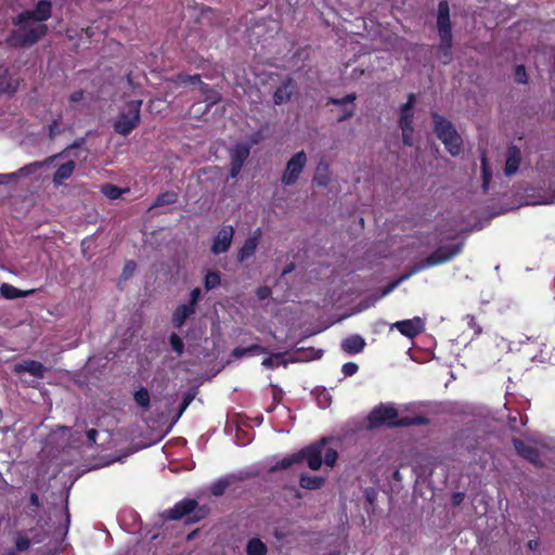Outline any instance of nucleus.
Masks as SVG:
<instances>
[{
    "label": "nucleus",
    "mask_w": 555,
    "mask_h": 555,
    "mask_svg": "<svg viewBox=\"0 0 555 555\" xmlns=\"http://www.w3.org/2000/svg\"><path fill=\"white\" fill-rule=\"evenodd\" d=\"M52 2L39 0L31 10H24L12 21L16 29L11 30L8 42L13 48H29L39 42L47 34L44 24L52 16Z\"/></svg>",
    "instance_id": "obj_1"
},
{
    "label": "nucleus",
    "mask_w": 555,
    "mask_h": 555,
    "mask_svg": "<svg viewBox=\"0 0 555 555\" xmlns=\"http://www.w3.org/2000/svg\"><path fill=\"white\" fill-rule=\"evenodd\" d=\"M330 441L331 438L322 437L318 441L310 443L301 448L299 451L278 461L271 467V472L284 470L295 464H300L302 462H306L311 470H319L323 462L326 466L334 467L338 459V452L333 448L325 449V446Z\"/></svg>",
    "instance_id": "obj_2"
},
{
    "label": "nucleus",
    "mask_w": 555,
    "mask_h": 555,
    "mask_svg": "<svg viewBox=\"0 0 555 555\" xmlns=\"http://www.w3.org/2000/svg\"><path fill=\"white\" fill-rule=\"evenodd\" d=\"M367 426L371 429L388 427H410L428 425L429 418L424 415L399 417L398 410L391 404L380 403L372 409L367 415Z\"/></svg>",
    "instance_id": "obj_3"
},
{
    "label": "nucleus",
    "mask_w": 555,
    "mask_h": 555,
    "mask_svg": "<svg viewBox=\"0 0 555 555\" xmlns=\"http://www.w3.org/2000/svg\"><path fill=\"white\" fill-rule=\"evenodd\" d=\"M210 513L207 505H199L195 499H183L163 513L166 520H182L185 525H194L205 519Z\"/></svg>",
    "instance_id": "obj_4"
},
{
    "label": "nucleus",
    "mask_w": 555,
    "mask_h": 555,
    "mask_svg": "<svg viewBox=\"0 0 555 555\" xmlns=\"http://www.w3.org/2000/svg\"><path fill=\"white\" fill-rule=\"evenodd\" d=\"M449 259H451V245L443 244L442 246L436 248L429 256L425 257L424 259L415 263L410 269V271L406 274L402 275L398 281L386 286L382 292V296H385L388 293H390L398 285L399 282L408 279L409 276L427 268L441 264L448 261Z\"/></svg>",
    "instance_id": "obj_5"
},
{
    "label": "nucleus",
    "mask_w": 555,
    "mask_h": 555,
    "mask_svg": "<svg viewBox=\"0 0 555 555\" xmlns=\"http://www.w3.org/2000/svg\"><path fill=\"white\" fill-rule=\"evenodd\" d=\"M142 100L128 101L113 124V129L121 135H129L140 124Z\"/></svg>",
    "instance_id": "obj_6"
},
{
    "label": "nucleus",
    "mask_w": 555,
    "mask_h": 555,
    "mask_svg": "<svg viewBox=\"0 0 555 555\" xmlns=\"http://www.w3.org/2000/svg\"><path fill=\"white\" fill-rule=\"evenodd\" d=\"M307 165V154L305 151H299L295 153L291 159L287 162L285 170L281 177V182L283 185H294L301 172L304 171Z\"/></svg>",
    "instance_id": "obj_7"
},
{
    "label": "nucleus",
    "mask_w": 555,
    "mask_h": 555,
    "mask_svg": "<svg viewBox=\"0 0 555 555\" xmlns=\"http://www.w3.org/2000/svg\"><path fill=\"white\" fill-rule=\"evenodd\" d=\"M437 26L441 37V47L444 50L451 48V20L450 8L447 0H442L438 5Z\"/></svg>",
    "instance_id": "obj_8"
},
{
    "label": "nucleus",
    "mask_w": 555,
    "mask_h": 555,
    "mask_svg": "<svg viewBox=\"0 0 555 555\" xmlns=\"http://www.w3.org/2000/svg\"><path fill=\"white\" fill-rule=\"evenodd\" d=\"M250 154V146L246 143H237L230 154V177L236 178L244 163Z\"/></svg>",
    "instance_id": "obj_9"
},
{
    "label": "nucleus",
    "mask_w": 555,
    "mask_h": 555,
    "mask_svg": "<svg viewBox=\"0 0 555 555\" xmlns=\"http://www.w3.org/2000/svg\"><path fill=\"white\" fill-rule=\"evenodd\" d=\"M234 236L232 225H223L217 233L211 245V253L220 255L229 250Z\"/></svg>",
    "instance_id": "obj_10"
},
{
    "label": "nucleus",
    "mask_w": 555,
    "mask_h": 555,
    "mask_svg": "<svg viewBox=\"0 0 555 555\" xmlns=\"http://www.w3.org/2000/svg\"><path fill=\"white\" fill-rule=\"evenodd\" d=\"M296 92V82L292 77H286L284 81L275 89L273 93V103L282 105L291 101L293 94Z\"/></svg>",
    "instance_id": "obj_11"
},
{
    "label": "nucleus",
    "mask_w": 555,
    "mask_h": 555,
    "mask_svg": "<svg viewBox=\"0 0 555 555\" xmlns=\"http://www.w3.org/2000/svg\"><path fill=\"white\" fill-rule=\"evenodd\" d=\"M20 87V79L14 77L10 68L0 64V96L14 94Z\"/></svg>",
    "instance_id": "obj_12"
},
{
    "label": "nucleus",
    "mask_w": 555,
    "mask_h": 555,
    "mask_svg": "<svg viewBox=\"0 0 555 555\" xmlns=\"http://www.w3.org/2000/svg\"><path fill=\"white\" fill-rule=\"evenodd\" d=\"M433 117L435 122V133L442 141L446 150L451 153V121L436 113L433 115Z\"/></svg>",
    "instance_id": "obj_13"
},
{
    "label": "nucleus",
    "mask_w": 555,
    "mask_h": 555,
    "mask_svg": "<svg viewBox=\"0 0 555 555\" xmlns=\"http://www.w3.org/2000/svg\"><path fill=\"white\" fill-rule=\"evenodd\" d=\"M55 157L56 156H50L43 162H34L28 165H25L17 172H12L9 175H0V182L7 183L9 180L16 179L17 177H22V176L26 177L31 173H35L37 170H39L44 165L52 163L55 159Z\"/></svg>",
    "instance_id": "obj_14"
},
{
    "label": "nucleus",
    "mask_w": 555,
    "mask_h": 555,
    "mask_svg": "<svg viewBox=\"0 0 555 555\" xmlns=\"http://www.w3.org/2000/svg\"><path fill=\"white\" fill-rule=\"evenodd\" d=\"M403 336L408 338L416 337L423 331V322L416 317L414 319L397 321L392 324Z\"/></svg>",
    "instance_id": "obj_15"
},
{
    "label": "nucleus",
    "mask_w": 555,
    "mask_h": 555,
    "mask_svg": "<svg viewBox=\"0 0 555 555\" xmlns=\"http://www.w3.org/2000/svg\"><path fill=\"white\" fill-rule=\"evenodd\" d=\"M16 374L29 373L34 377L43 378L47 372V367L39 361L25 360L21 363H16L13 370Z\"/></svg>",
    "instance_id": "obj_16"
},
{
    "label": "nucleus",
    "mask_w": 555,
    "mask_h": 555,
    "mask_svg": "<svg viewBox=\"0 0 555 555\" xmlns=\"http://www.w3.org/2000/svg\"><path fill=\"white\" fill-rule=\"evenodd\" d=\"M323 350L313 347H296L288 358L291 363L306 362L322 358Z\"/></svg>",
    "instance_id": "obj_17"
},
{
    "label": "nucleus",
    "mask_w": 555,
    "mask_h": 555,
    "mask_svg": "<svg viewBox=\"0 0 555 555\" xmlns=\"http://www.w3.org/2000/svg\"><path fill=\"white\" fill-rule=\"evenodd\" d=\"M413 113H400L399 127L402 131V142L404 145L412 146L413 144Z\"/></svg>",
    "instance_id": "obj_18"
},
{
    "label": "nucleus",
    "mask_w": 555,
    "mask_h": 555,
    "mask_svg": "<svg viewBox=\"0 0 555 555\" xmlns=\"http://www.w3.org/2000/svg\"><path fill=\"white\" fill-rule=\"evenodd\" d=\"M521 163V152L516 146H509L506 151V159L504 173L506 176H513L517 172Z\"/></svg>",
    "instance_id": "obj_19"
},
{
    "label": "nucleus",
    "mask_w": 555,
    "mask_h": 555,
    "mask_svg": "<svg viewBox=\"0 0 555 555\" xmlns=\"http://www.w3.org/2000/svg\"><path fill=\"white\" fill-rule=\"evenodd\" d=\"M260 230L257 229L254 236L248 237L237 253V260L243 262L255 255L258 246Z\"/></svg>",
    "instance_id": "obj_20"
},
{
    "label": "nucleus",
    "mask_w": 555,
    "mask_h": 555,
    "mask_svg": "<svg viewBox=\"0 0 555 555\" xmlns=\"http://www.w3.org/2000/svg\"><path fill=\"white\" fill-rule=\"evenodd\" d=\"M75 168L76 163L73 159L59 166V168L55 170L52 177L53 184L55 186L62 185L65 180L69 179L73 176Z\"/></svg>",
    "instance_id": "obj_21"
},
{
    "label": "nucleus",
    "mask_w": 555,
    "mask_h": 555,
    "mask_svg": "<svg viewBox=\"0 0 555 555\" xmlns=\"http://www.w3.org/2000/svg\"><path fill=\"white\" fill-rule=\"evenodd\" d=\"M365 347V340L358 334L350 335L341 341V349L348 354L361 352Z\"/></svg>",
    "instance_id": "obj_22"
},
{
    "label": "nucleus",
    "mask_w": 555,
    "mask_h": 555,
    "mask_svg": "<svg viewBox=\"0 0 555 555\" xmlns=\"http://www.w3.org/2000/svg\"><path fill=\"white\" fill-rule=\"evenodd\" d=\"M514 446L519 455L530 461L531 463L539 465L542 464L538 450L520 440H515Z\"/></svg>",
    "instance_id": "obj_23"
},
{
    "label": "nucleus",
    "mask_w": 555,
    "mask_h": 555,
    "mask_svg": "<svg viewBox=\"0 0 555 555\" xmlns=\"http://www.w3.org/2000/svg\"><path fill=\"white\" fill-rule=\"evenodd\" d=\"M195 309H193L191 306L183 304L179 305L172 314V324L177 328H181L185 321L195 313Z\"/></svg>",
    "instance_id": "obj_24"
},
{
    "label": "nucleus",
    "mask_w": 555,
    "mask_h": 555,
    "mask_svg": "<svg viewBox=\"0 0 555 555\" xmlns=\"http://www.w3.org/2000/svg\"><path fill=\"white\" fill-rule=\"evenodd\" d=\"M326 482V478L322 476H311L304 473L299 476V486L306 490H319L323 488Z\"/></svg>",
    "instance_id": "obj_25"
},
{
    "label": "nucleus",
    "mask_w": 555,
    "mask_h": 555,
    "mask_svg": "<svg viewBox=\"0 0 555 555\" xmlns=\"http://www.w3.org/2000/svg\"><path fill=\"white\" fill-rule=\"evenodd\" d=\"M0 292L7 299H16L34 294L35 289L21 291L11 284L4 283L1 285Z\"/></svg>",
    "instance_id": "obj_26"
},
{
    "label": "nucleus",
    "mask_w": 555,
    "mask_h": 555,
    "mask_svg": "<svg viewBox=\"0 0 555 555\" xmlns=\"http://www.w3.org/2000/svg\"><path fill=\"white\" fill-rule=\"evenodd\" d=\"M331 181V172L327 164L322 162L317 168L312 182L318 186H326Z\"/></svg>",
    "instance_id": "obj_27"
},
{
    "label": "nucleus",
    "mask_w": 555,
    "mask_h": 555,
    "mask_svg": "<svg viewBox=\"0 0 555 555\" xmlns=\"http://www.w3.org/2000/svg\"><path fill=\"white\" fill-rule=\"evenodd\" d=\"M245 551L247 555H267L268 546L259 538H251L247 541Z\"/></svg>",
    "instance_id": "obj_28"
},
{
    "label": "nucleus",
    "mask_w": 555,
    "mask_h": 555,
    "mask_svg": "<svg viewBox=\"0 0 555 555\" xmlns=\"http://www.w3.org/2000/svg\"><path fill=\"white\" fill-rule=\"evenodd\" d=\"M287 352H275L271 353L270 357L264 358L261 362L262 366L268 370H273L279 365L286 366L288 364V360H285L284 357Z\"/></svg>",
    "instance_id": "obj_29"
},
{
    "label": "nucleus",
    "mask_w": 555,
    "mask_h": 555,
    "mask_svg": "<svg viewBox=\"0 0 555 555\" xmlns=\"http://www.w3.org/2000/svg\"><path fill=\"white\" fill-rule=\"evenodd\" d=\"M178 198H179V195L175 191L163 192L156 197L154 203L151 205V209L156 208V207L172 205L178 201Z\"/></svg>",
    "instance_id": "obj_30"
},
{
    "label": "nucleus",
    "mask_w": 555,
    "mask_h": 555,
    "mask_svg": "<svg viewBox=\"0 0 555 555\" xmlns=\"http://www.w3.org/2000/svg\"><path fill=\"white\" fill-rule=\"evenodd\" d=\"M234 480V477L233 476H228V477H224V478H220L218 479L216 482H214L211 486H210V493L214 495V496H221L224 494L225 490L231 486V483L233 482Z\"/></svg>",
    "instance_id": "obj_31"
},
{
    "label": "nucleus",
    "mask_w": 555,
    "mask_h": 555,
    "mask_svg": "<svg viewBox=\"0 0 555 555\" xmlns=\"http://www.w3.org/2000/svg\"><path fill=\"white\" fill-rule=\"evenodd\" d=\"M221 284V274L219 271H209L204 280V287L206 291L214 289Z\"/></svg>",
    "instance_id": "obj_32"
},
{
    "label": "nucleus",
    "mask_w": 555,
    "mask_h": 555,
    "mask_svg": "<svg viewBox=\"0 0 555 555\" xmlns=\"http://www.w3.org/2000/svg\"><path fill=\"white\" fill-rule=\"evenodd\" d=\"M133 398H134V401L137 402V404L140 405L141 408H144V409L150 408L151 397H150V392L146 388L141 387L140 389H138L134 392Z\"/></svg>",
    "instance_id": "obj_33"
},
{
    "label": "nucleus",
    "mask_w": 555,
    "mask_h": 555,
    "mask_svg": "<svg viewBox=\"0 0 555 555\" xmlns=\"http://www.w3.org/2000/svg\"><path fill=\"white\" fill-rule=\"evenodd\" d=\"M481 169H482V186H483V190H488L490 181L492 179L493 171L490 168L488 159L485 155L481 158Z\"/></svg>",
    "instance_id": "obj_34"
},
{
    "label": "nucleus",
    "mask_w": 555,
    "mask_h": 555,
    "mask_svg": "<svg viewBox=\"0 0 555 555\" xmlns=\"http://www.w3.org/2000/svg\"><path fill=\"white\" fill-rule=\"evenodd\" d=\"M169 343H170V346H171L172 350L178 356H181L183 353V351H184V344H183L182 338L178 334L172 333L169 336Z\"/></svg>",
    "instance_id": "obj_35"
},
{
    "label": "nucleus",
    "mask_w": 555,
    "mask_h": 555,
    "mask_svg": "<svg viewBox=\"0 0 555 555\" xmlns=\"http://www.w3.org/2000/svg\"><path fill=\"white\" fill-rule=\"evenodd\" d=\"M195 396H196L195 391H188L184 393L182 401L180 403V406H179V412L177 414V418H179L183 414V412L188 409V406L194 400Z\"/></svg>",
    "instance_id": "obj_36"
},
{
    "label": "nucleus",
    "mask_w": 555,
    "mask_h": 555,
    "mask_svg": "<svg viewBox=\"0 0 555 555\" xmlns=\"http://www.w3.org/2000/svg\"><path fill=\"white\" fill-rule=\"evenodd\" d=\"M356 99H357L356 93H349V94H346L341 99L331 96V98H328L327 103L333 104V105H345L347 103H353L356 101Z\"/></svg>",
    "instance_id": "obj_37"
},
{
    "label": "nucleus",
    "mask_w": 555,
    "mask_h": 555,
    "mask_svg": "<svg viewBox=\"0 0 555 555\" xmlns=\"http://www.w3.org/2000/svg\"><path fill=\"white\" fill-rule=\"evenodd\" d=\"M30 544H31L30 539L23 534H18L15 540V548L18 552L27 551L30 547Z\"/></svg>",
    "instance_id": "obj_38"
},
{
    "label": "nucleus",
    "mask_w": 555,
    "mask_h": 555,
    "mask_svg": "<svg viewBox=\"0 0 555 555\" xmlns=\"http://www.w3.org/2000/svg\"><path fill=\"white\" fill-rule=\"evenodd\" d=\"M103 192L111 199H117L121 195V190L118 186L113 185V184H106L103 188Z\"/></svg>",
    "instance_id": "obj_39"
},
{
    "label": "nucleus",
    "mask_w": 555,
    "mask_h": 555,
    "mask_svg": "<svg viewBox=\"0 0 555 555\" xmlns=\"http://www.w3.org/2000/svg\"><path fill=\"white\" fill-rule=\"evenodd\" d=\"M137 269V263L134 260H127L125 262V266H124V269H122V278L124 279H129L130 276L133 275L134 271Z\"/></svg>",
    "instance_id": "obj_40"
},
{
    "label": "nucleus",
    "mask_w": 555,
    "mask_h": 555,
    "mask_svg": "<svg viewBox=\"0 0 555 555\" xmlns=\"http://www.w3.org/2000/svg\"><path fill=\"white\" fill-rule=\"evenodd\" d=\"M202 297V291L198 287H195L190 293V300L186 305L191 306L193 309L196 310V306Z\"/></svg>",
    "instance_id": "obj_41"
},
{
    "label": "nucleus",
    "mask_w": 555,
    "mask_h": 555,
    "mask_svg": "<svg viewBox=\"0 0 555 555\" xmlns=\"http://www.w3.org/2000/svg\"><path fill=\"white\" fill-rule=\"evenodd\" d=\"M415 94L410 93L408 95V101L401 105L400 113H413V106L415 104Z\"/></svg>",
    "instance_id": "obj_42"
},
{
    "label": "nucleus",
    "mask_w": 555,
    "mask_h": 555,
    "mask_svg": "<svg viewBox=\"0 0 555 555\" xmlns=\"http://www.w3.org/2000/svg\"><path fill=\"white\" fill-rule=\"evenodd\" d=\"M190 78L197 79V74H195V75H189V74L180 73V74H178V75L172 79V81H173L176 85L184 86V85H188V83H189V79H190Z\"/></svg>",
    "instance_id": "obj_43"
},
{
    "label": "nucleus",
    "mask_w": 555,
    "mask_h": 555,
    "mask_svg": "<svg viewBox=\"0 0 555 555\" xmlns=\"http://www.w3.org/2000/svg\"><path fill=\"white\" fill-rule=\"evenodd\" d=\"M358 370L359 365L354 362H347L341 367V372L345 376H352L358 372Z\"/></svg>",
    "instance_id": "obj_44"
},
{
    "label": "nucleus",
    "mask_w": 555,
    "mask_h": 555,
    "mask_svg": "<svg viewBox=\"0 0 555 555\" xmlns=\"http://www.w3.org/2000/svg\"><path fill=\"white\" fill-rule=\"evenodd\" d=\"M246 351H247V356L268 353V349L258 344H253V345L246 347Z\"/></svg>",
    "instance_id": "obj_45"
},
{
    "label": "nucleus",
    "mask_w": 555,
    "mask_h": 555,
    "mask_svg": "<svg viewBox=\"0 0 555 555\" xmlns=\"http://www.w3.org/2000/svg\"><path fill=\"white\" fill-rule=\"evenodd\" d=\"M256 295L261 300L267 299L271 295V288L268 286H260L257 288Z\"/></svg>",
    "instance_id": "obj_46"
},
{
    "label": "nucleus",
    "mask_w": 555,
    "mask_h": 555,
    "mask_svg": "<svg viewBox=\"0 0 555 555\" xmlns=\"http://www.w3.org/2000/svg\"><path fill=\"white\" fill-rule=\"evenodd\" d=\"M231 356L235 359H241L244 356H247L246 347H235L232 350Z\"/></svg>",
    "instance_id": "obj_47"
},
{
    "label": "nucleus",
    "mask_w": 555,
    "mask_h": 555,
    "mask_svg": "<svg viewBox=\"0 0 555 555\" xmlns=\"http://www.w3.org/2000/svg\"><path fill=\"white\" fill-rule=\"evenodd\" d=\"M98 435H99V431L94 428L88 429L86 431V436H87L88 442L90 444H94L96 442Z\"/></svg>",
    "instance_id": "obj_48"
},
{
    "label": "nucleus",
    "mask_w": 555,
    "mask_h": 555,
    "mask_svg": "<svg viewBox=\"0 0 555 555\" xmlns=\"http://www.w3.org/2000/svg\"><path fill=\"white\" fill-rule=\"evenodd\" d=\"M516 77H517L518 82H521V83L526 82V70H525L524 66H517Z\"/></svg>",
    "instance_id": "obj_49"
},
{
    "label": "nucleus",
    "mask_w": 555,
    "mask_h": 555,
    "mask_svg": "<svg viewBox=\"0 0 555 555\" xmlns=\"http://www.w3.org/2000/svg\"><path fill=\"white\" fill-rule=\"evenodd\" d=\"M353 114H354V109H353V107L348 108V109L346 108V109L344 111V114H343L340 117H338V118H337V121H338V122L345 121V120H347L348 118L352 117V116H353Z\"/></svg>",
    "instance_id": "obj_50"
},
{
    "label": "nucleus",
    "mask_w": 555,
    "mask_h": 555,
    "mask_svg": "<svg viewBox=\"0 0 555 555\" xmlns=\"http://www.w3.org/2000/svg\"><path fill=\"white\" fill-rule=\"evenodd\" d=\"M189 83H192V85H199L201 86V89L202 91L204 92L206 89H208V85L207 83H204L202 80H201V76L197 74V79H194V78H190L189 79Z\"/></svg>",
    "instance_id": "obj_51"
},
{
    "label": "nucleus",
    "mask_w": 555,
    "mask_h": 555,
    "mask_svg": "<svg viewBox=\"0 0 555 555\" xmlns=\"http://www.w3.org/2000/svg\"><path fill=\"white\" fill-rule=\"evenodd\" d=\"M82 98H83V91L77 90L69 95V101L76 103V102L81 101Z\"/></svg>",
    "instance_id": "obj_52"
},
{
    "label": "nucleus",
    "mask_w": 555,
    "mask_h": 555,
    "mask_svg": "<svg viewBox=\"0 0 555 555\" xmlns=\"http://www.w3.org/2000/svg\"><path fill=\"white\" fill-rule=\"evenodd\" d=\"M29 503L31 506L39 507L40 506V500L37 493L33 492L29 496Z\"/></svg>",
    "instance_id": "obj_53"
},
{
    "label": "nucleus",
    "mask_w": 555,
    "mask_h": 555,
    "mask_svg": "<svg viewBox=\"0 0 555 555\" xmlns=\"http://www.w3.org/2000/svg\"><path fill=\"white\" fill-rule=\"evenodd\" d=\"M468 325L474 328V335H478L480 333V328H475V322L473 317H467Z\"/></svg>",
    "instance_id": "obj_54"
},
{
    "label": "nucleus",
    "mask_w": 555,
    "mask_h": 555,
    "mask_svg": "<svg viewBox=\"0 0 555 555\" xmlns=\"http://www.w3.org/2000/svg\"><path fill=\"white\" fill-rule=\"evenodd\" d=\"M452 500H453V504L460 503L463 500V494H460V493L453 494Z\"/></svg>",
    "instance_id": "obj_55"
},
{
    "label": "nucleus",
    "mask_w": 555,
    "mask_h": 555,
    "mask_svg": "<svg viewBox=\"0 0 555 555\" xmlns=\"http://www.w3.org/2000/svg\"><path fill=\"white\" fill-rule=\"evenodd\" d=\"M460 140V138L453 133V139H452V142H453V155L455 154V151L454 149L457 146V141Z\"/></svg>",
    "instance_id": "obj_56"
},
{
    "label": "nucleus",
    "mask_w": 555,
    "mask_h": 555,
    "mask_svg": "<svg viewBox=\"0 0 555 555\" xmlns=\"http://www.w3.org/2000/svg\"><path fill=\"white\" fill-rule=\"evenodd\" d=\"M460 251H461V244H453V249H452L453 256H455Z\"/></svg>",
    "instance_id": "obj_57"
},
{
    "label": "nucleus",
    "mask_w": 555,
    "mask_h": 555,
    "mask_svg": "<svg viewBox=\"0 0 555 555\" xmlns=\"http://www.w3.org/2000/svg\"><path fill=\"white\" fill-rule=\"evenodd\" d=\"M18 551L14 547V548H10L5 552V555H16Z\"/></svg>",
    "instance_id": "obj_58"
},
{
    "label": "nucleus",
    "mask_w": 555,
    "mask_h": 555,
    "mask_svg": "<svg viewBox=\"0 0 555 555\" xmlns=\"http://www.w3.org/2000/svg\"><path fill=\"white\" fill-rule=\"evenodd\" d=\"M55 127H56V122H54L53 125L50 126V135L51 137L54 135Z\"/></svg>",
    "instance_id": "obj_59"
},
{
    "label": "nucleus",
    "mask_w": 555,
    "mask_h": 555,
    "mask_svg": "<svg viewBox=\"0 0 555 555\" xmlns=\"http://www.w3.org/2000/svg\"><path fill=\"white\" fill-rule=\"evenodd\" d=\"M293 268H294V266H293V264H289V266L287 267V269H285V270H284V272H283V273H284V274L289 273V272L293 270Z\"/></svg>",
    "instance_id": "obj_60"
},
{
    "label": "nucleus",
    "mask_w": 555,
    "mask_h": 555,
    "mask_svg": "<svg viewBox=\"0 0 555 555\" xmlns=\"http://www.w3.org/2000/svg\"><path fill=\"white\" fill-rule=\"evenodd\" d=\"M127 81H128L129 85H132V76H131V74L127 75Z\"/></svg>",
    "instance_id": "obj_61"
},
{
    "label": "nucleus",
    "mask_w": 555,
    "mask_h": 555,
    "mask_svg": "<svg viewBox=\"0 0 555 555\" xmlns=\"http://www.w3.org/2000/svg\"><path fill=\"white\" fill-rule=\"evenodd\" d=\"M195 533H196V531H194V532L190 533V534H189V537H188V539H189V540L193 539V538H194V535H195Z\"/></svg>",
    "instance_id": "obj_62"
},
{
    "label": "nucleus",
    "mask_w": 555,
    "mask_h": 555,
    "mask_svg": "<svg viewBox=\"0 0 555 555\" xmlns=\"http://www.w3.org/2000/svg\"><path fill=\"white\" fill-rule=\"evenodd\" d=\"M553 191L555 192V186L553 188Z\"/></svg>",
    "instance_id": "obj_63"
}]
</instances>
